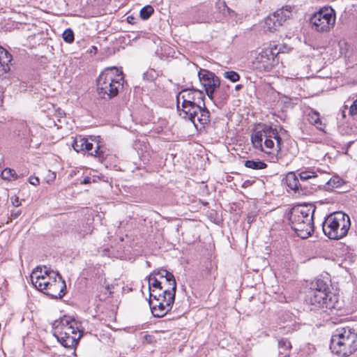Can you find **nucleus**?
<instances>
[{
  "label": "nucleus",
  "mask_w": 357,
  "mask_h": 357,
  "mask_svg": "<svg viewBox=\"0 0 357 357\" xmlns=\"http://www.w3.org/2000/svg\"><path fill=\"white\" fill-rule=\"evenodd\" d=\"M53 335L61 344L68 349H75L83 335L81 323L70 317L64 316L52 324Z\"/></svg>",
  "instance_id": "1"
},
{
  "label": "nucleus",
  "mask_w": 357,
  "mask_h": 357,
  "mask_svg": "<svg viewBox=\"0 0 357 357\" xmlns=\"http://www.w3.org/2000/svg\"><path fill=\"white\" fill-rule=\"evenodd\" d=\"M315 210L316 206L312 204L297 206L291 209L289 225L298 237L307 238L314 231L313 216Z\"/></svg>",
  "instance_id": "2"
},
{
  "label": "nucleus",
  "mask_w": 357,
  "mask_h": 357,
  "mask_svg": "<svg viewBox=\"0 0 357 357\" xmlns=\"http://www.w3.org/2000/svg\"><path fill=\"white\" fill-rule=\"evenodd\" d=\"M330 349L338 356H350L357 350V333L348 326L337 328L332 335Z\"/></svg>",
  "instance_id": "3"
},
{
  "label": "nucleus",
  "mask_w": 357,
  "mask_h": 357,
  "mask_svg": "<svg viewBox=\"0 0 357 357\" xmlns=\"http://www.w3.org/2000/svg\"><path fill=\"white\" fill-rule=\"evenodd\" d=\"M123 81L121 71H119L115 67L107 68L97 79V92L102 98L112 99L118 95Z\"/></svg>",
  "instance_id": "4"
},
{
  "label": "nucleus",
  "mask_w": 357,
  "mask_h": 357,
  "mask_svg": "<svg viewBox=\"0 0 357 357\" xmlns=\"http://www.w3.org/2000/svg\"><path fill=\"white\" fill-rule=\"evenodd\" d=\"M176 110L181 118L192 122L197 130L205 129L211 122V113L205 102L185 106L176 104Z\"/></svg>",
  "instance_id": "5"
},
{
  "label": "nucleus",
  "mask_w": 357,
  "mask_h": 357,
  "mask_svg": "<svg viewBox=\"0 0 357 357\" xmlns=\"http://www.w3.org/2000/svg\"><path fill=\"white\" fill-rule=\"evenodd\" d=\"M351 226L348 215L336 211L328 215L322 222V229L324 234L330 239L337 240L345 236Z\"/></svg>",
  "instance_id": "6"
},
{
  "label": "nucleus",
  "mask_w": 357,
  "mask_h": 357,
  "mask_svg": "<svg viewBox=\"0 0 357 357\" xmlns=\"http://www.w3.org/2000/svg\"><path fill=\"white\" fill-rule=\"evenodd\" d=\"M305 302L310 310H320L328 314L341 308L337 296L333 293L306 292Z\"/></svg>",
  "instance_id": "7"
},
{
  "label": "nucleus",
  "mask_w": 357,
  "mask_h": 357,
  "mask_svg": "<svg viewBox=\"0 0 357 357\" xmlns=\"http://www.w3.org/2000/svg\"><path fill=\"white\" fill-rule=\"evenodd\" d=\"M100 139V136L84 137L78 135L75 137L72 146L77 152L85 151L99 159H104L107 155L106 149Z\"/></svg>",
  "instance_id": "8"
},
{
  "label": "nucleus",
  "mask_w": 357,
  "mask_h": 357,
  "mask_svg": "<svg viewBox=\"0 0 357 357\" xmlns=\"http://www.w3.org/2000/svg\"><path fill=\"white\" fill-rule=\"evenodd\" d=\"M336 13L331 6H324L314 12L310 18V23L313 30L326 33L330 31L335 26Z\"/></svg>",
  "instance_id": "9"
},
{
  "label": "nucleus",
  "mask_w": 357,
  "mask_h": 357,
  "mask_svg": "<svg viewBox=\"0 0 357 357\" xmlns=\"http://www.w3.org/2000/svg\"><path fill=\"white\" fill-rule=\"evenodd\" d=\"M281 48L278 45L263 49L252 61L253 68L259 72H270L278 64Z\"/></svg>",
  "instance_id": "10"
},
{
  "label": "nucleus",
  "mask_w": 357,
  "mask_h": 357,
  "mask_svg": "<svg viewBox=\"0 0 357 357\" xmlns=\"http://www.w3.org/2000/svg\"><path fill=\"white\" fill-rule=\"evenodd\" d=\"M292 16V8L285 6L269 15L265 19V28L273 32L282 26Z\"/></svg>",
  "instance_id": "11"
},
{
  "label": "nucleus",
  "mask_w": 357,
  "mask_h": 357,
  "mask_svg": "<svg viewBox=\"0 0 357 357\" xmlns=\"http://www.w3.org/2000/svg\"><path fill=\"white\" fill-rule=\"evenodd\" d=\"M198 77L207 96L213 99L214 92L220 84V78L213 72L204 68L199 70Z\"/></svg>",
  "instance_id": "12"
},
{
  "label": "nucleus",
  "mask_w": 357,
  "mask_h": 357,
  "mask_svg": "<svg viewBox=\"0 0 357 357\" xmlns=\"http://www.w3.org/2000/svg\"><path fill=\"white\" fill-rule=\"evenodd\" d=\"M204 100V92L193 86L181 89L176 96V104L184 106L190 104H202Z\"/></svg>",
  "instance_id": "13"
},
{
  "label": "nucleus",
  "mask_w": 357,
  "mask_h": 357,
  "mask_svg": "<svg viewBox=\"0 0 357 357\" xmlns=\"http://www.w3.org/2000/svg\"><path fill=\"white\" fill-rule=\"evenodd\" d=\"M287 185L295 192H302L303 194L311 193L312 190H316L321 187L324 184L323 181H316L312 183V187L309 188L306 183H301L294 172H289L285 178Z\"/></svg>",
  "instance_id": "14"
},
{
  "label": "nucleus",
  "mask_w": 357,
  "mask_h": 357,
  "mask_svg": "<svg viewBox=\"0 0 357 357\" xmlns=\"http://www.w3.org/2000/svg\"><path fill=\"white\" fill-rule=\"evenodd\" d=\"M168 287L164 289L162 294L158 296V318L164 317L171 310L175 299L176 289H172Z\"/></svg>",
  "instance_id": "15"
},
{
  "label": "nucleus",
  "mask_w": 357,
  "mask_h": 357,
  "mask_svg": "<svg viewBox=\"0 0 357 357\" xmlns=\"http://www.w3.org/2000/svg\"><path fill=\"white\" fill-rule=\"evenodd\" d=\"M263 132L264 136V144L266 149L271 150L274 149L275 143L273 139L276 141L275 149L278 153L281 151L282 139L278 134L276 128L271 126L263 124Z\"/></svg>",
  "instance_id": "16"
},
{
  "label": "nucleus",
  "mask_w": 357,
  "mask_h": 357,
  "mask_svg": "<svg viewBox=\"0 0 357 357\" xmlns=\"http://www.w3.org/2000/svg\"><path fill=\"white\" fill-rule=\"evenodd\" d=\"M52 273L54 275V278L52 280L44 293L52 298H61L66 294V282L59 273L52 271Z\"/></svg>",
  "instance_id": "17"
},
{
  "label": "nucleus",
  "mask_w": 357,
  "mask_h": 357,
  "mask_svg": "<svg viewBox=\"0 0 357 357\" xmlns=\"http://www.w3.org/2000/svg\"><path fill=\"white\" fill-rule=\"evenodd\" d=\"M230 96V86L225 83H220L214 92L213 99H210L218 107L223 106Z\"/></svg>",
  "instance_id": "18"
},
{
  "label": "nucleus",
  "mask_w": 357,
  "mask_h": 357,
  "mask_svg": "<svg viewBox=\"0 0 357 357\" xmlns=\"http://www.w3.org/2000/svg\"><path fill=\"white\" fill-rule=\"evenodd\" d=\"M12 55L0 46V77L4 76L10 70V67L13 65Z\"/></svg>",
  "instance_id": "19"
},
{
  "label": "nucleus",
  "mask_w": 357,
  "mask_h": 357,
  "mask_svg": "<svg viewBox=\"0 0 357 357\" xmlns=\"http://www.w3.org/2000/svg\"><path fill=\"white\" fill-rule=\"evenodd\" d=\"M306 292L314 293H331L328 280L317 278L309 284V288Z\"/></svg>",
  "instance_id": "20"
},
{
  "label": "nucleus",
  "mask_w": 357,
  "mask_h": 357,
  "mask_svg": "<svg viewBox=\"0 0 357 357\" xmlns=\"http://www.w3.org/2000/svg\"><path fill=\"white\" fill-rule=\"evenodd\" d=\"M259 127L261 128V130H257L251 136L252 144L255 149L264 151L266 153H271V151H266L263 146V140H264L263 124L259 125Z\"/></svg>",
  "instance_id": "21"
},
{
  "label": "nucleus",
  "mask_w": 357,
  "mask_h": 357,
  "mask_svg": "<svg viewBox=\"0 0 357 357\" xmlns=\"http://www.w3.org/2000/svg\"><path fill=\"white\" fill-rule=\"evenodd\" d=\"M45 275L44 277L39 278V280H36L34 281H32V284L34 285V287L39 291L44 292L50 282L52 281V278H54L53 276H50V274H52V271L50 272L47 270V268L45 266Z\"/></svg>",
  "instance_id": "22"
},
{
  "label": "nucleus",
  "mask_w": 357,
  "mask_h": 357,
  "mask_svg": "<svg viewBox=\"0 0 357 357\" xmlns=\"http://www.w3.org/2000/svg\"><path fill=\"white\" fill-rule=\"evenodd\" d=\"M148 284H149V304L150 305V309H151L153 316L156 317V314H154L155 307L152 305V302H151L152 298L156 299V295H155L153 294L155 291V289H156V276H155V273L154 272L151 273V275H149V278L148 279Z\"/></svg>",
  "instance_id": "23"
},
{
  "label": "nucleus",
  "mask_w": 357,
  "mask_h": 357,
  "mask_svg": "<svg viewBox=\"0 0 357 357\" xmlns=\"http://www.w3.org/2000/svg\"><path fill=\"white\" fill-rule=\"evenodd\" d=\"M158 197L162 205L172 204L174 202V195L169 188H162L158 191Z\"/></svg>",
  "instance_id": "24"
},
{
  "label": "nucleus",
  "mask_w": 357,
  "mask_h": 357,
  "mask_svg": "<svg viewBox=\"0 0 357 357\" xmlns=\"http://www.w3.org/2000/svg\"><path fill=\"white\" fill-rule=\"evenodd\" d=\"M211 8L208 6H200L195 12L194 18L197 22H206L209 19Z\"/></svg>",
  "instance_id": "25"
},
{
  "label": "nucleus",
  "mask_w": 357,
  "mask_h": 357,
  "mask_svg": "<svg viewBox=\"0 0 357 357\" xmlns=\"http://www.w3.org/2000/svg\"><path fill=\"white\" fill-rule=\"evenodd\" d=\"M158 275H160L161 280H164L165 283L168 284V287L176 289V282L174 275L165 269H158Z\"/></svg>",
  "instance_id": "26"
},
{
  "label": "nucleus",
  "mask_w": 357,
  "mask_h": 357,
  "mask_svg": "<svg viewBox=\"0 0 357 357\" xmlns=\"http://www.w3.org/2000/svg\"><path fill=\"white\" fill-rule=\"evenodd\" d=\"M307 121L310 124L314 126L319 130H324L325 125L322 123L319 113L317 111L312 110L309 112L307 115Z\"/></svg>",
  "instance_id": "27"
},
{
  "label": "nucleus",
  "mask_w": 357,
  "mask_h": 357,
  "mask_svg": "<svg viewBox=\"0 0 357 357\" xmlns=\"http://www.w3.org/2000/svg\"><path fill=\"white\" fill-rule=\"evenodd\" d=\"M291 349V342L287 339L282 338L278 341L279 356L289 357Z\"/></svg>",
  "instance_id": "28"
},
{
  "label": "nucleus",
  "mask_w": 357,
  "mask_h": 357,
  "mask_svg": "<svg viewBox=\"0 0 357 357\" xmlns=\"http://www.w3.org/2000/svg\"><path fill=\"white\" fill-rule=\"evenodd\" d=\"M123 247H109L108 249L103 250L104 255H108L110 257L119 259H126V256L123 252Z\"/></svg>",
  "instance_id": "29"
},
{
  "label": "nucleus",
  "mask_w": 357,
  "mask_h": 357,
  "mask_svg": "<svg viewBox=\"0 0 357 357\" xmlns=\"http://www.w3.org/2000/svg\"><path fill=\"white\" fill-rule=\"evenodd\" d=\"M244 165L248 168L255 170L264 169L267 167V164L260 160H247L244 161Z\"/></svg>",
  "instance_id": "30"
},
{
  "label": "nucleus",
  "mask_w": 357,
  "mask_h": 357,
  "mask_svg": "<svg viewBox=\"0 0 357 357\" xmlns=\"http://www.w3.org/2000/svg\"><path fill=\"white\" fill-rule=\"evenodd\" d=\"M93 226L91 222H83L81 225L79 226L77 231L79 235V237L84 238L85 236L89 234L93 231Z\"/></svg>",
  "instance_id": "31"
},
{
  "label": "nucleus",
  "mask_w": 357,
  "mask_h": 357,
  "mask_svg": "<svg viewBox=\"0 0 357 357\" xmlns=\"http://www.w3.org/2000/svg\"><path fill=\"white\" fill-rule=\"evenodd\" d=\"M344 181L338 176H332L327 182H326V189L327 190H332L342 185Z\"/></svg>",
  "instance_id": "32"
},
{
  "label": "nucleus",
  "mask_w": 357,
  "mask_h": 357,
  "mask_svg": "<svg viewBox=\"0 0 357 357\" xmlns=\"http://www.w3.org/2000/svg\"><path fill=\"white\" fill-rule=\"evenodd\" d=\"M1 177L4 180L14 181L18 178V176L14 169L5 168L1 172Z\"/></svg>",
  "instance_id": "33"
},
{
  "label": "nucleus",
  "mask_w": 357,
  "mask_h": 357,
  "mask_svg": "<svg viewBox=\"0 0 357 357\" xmlns=\"http://www.w3.org/2000/svg\"><path fill=\"white\" fill-rule=\"evenodd\" d=\"M299 177L303 183H305L309 179H316L317 178V175L314 172L308 169L299 173Z\"/></svg>",
  "instance_id": "34"
},
{
  "label": "nucleus",
  "mask_w": 357,
  "mask_h": 357,
  "mask_svg": "<svg viewBox=\"0 0 357 357\" xmlns=\"http://www.w3.org/2000/svg\"><path fill=\"white\" fill-rule=\"evenodd\" d=\"M223 77L231 81V82H236L240 79V75L234 70L225 71L222 73Z\"/></svg>",
  "instance_id": "35"
},
{
  "label": "nucleus",
  "mask_w": 357,
  "mask_h": 357,
  "mask_svg": "<svg viewBox=\"0 0 357 357\" xmlns=\"http://www.w3.org/2000/svg\"><path fill=\"white\" fill-rule=\"evenodd\" d=\"M144 80L147 81L149 82H155V79L156 78V71L153 68H149L144 74H143Z\"/></svg>",
  "instance_id": "36"
},
{
  "label": "nucleus",
  "mask_w": 357,
  "mask_h": 357,
  "mask_svg": "<svg viewBox=\"0 0 357 357\" xmlns=\"http://www.w3.org/2000/svg\"><path fill=\"white\" fill-rule=\"evenodd\" d=\"M62 38L63 40L67 43L70 44L73 43L75 40L73 31L70 28L66 29L62 34Z\"/></svg>",
  "instance_id": "37"
},
{
  "label": "nucleus",
  "mask_w": 357,
  "mask_h": 357,
  "mask_svg": "<svg viewBox=\"0 0 357 357\" xmlns=\"http://www.w3.org/2000/svg\"><path fill=\"white\" fill-rule=\"evenodd\" d=\"M154 12L151 6H146L140 10V16L143 20H147Z\"/></svg>",
  "instance_id": "38"
},
{
  "label": "nucleus",
  "mask_w": 357,
  "mask_h": 357,
  "mask_svg": "<svg viewBox=\"0 0 357 357\" xmlns=\"http://www.w3.org/2000/svg\"><path fill=\"white\" fill-rule=\"evenodd\" d=\"M46 275L45 274V271H43V268L38 266L35 269L33 270L31 275V280L34 281L36 280H39V278L44 277Z\"/></svg>",
  "instance_id": "39"
},
{
  "label": "nucleus",
  "mask_w": 357,
  "mask_h": 357,
  "mask_svg": "<svg viewBox=\"0 0 357 357\" xmlns=\"http://www.w3.org/2000/svg\"><path fill=\"white\" fill-rule=\"evenodd\" d=\"M168 125V121L165 119L159 118L158 119V135H160Z\"/></svg>",
  "instance_id": "40"
},
{
  "label": "nucleus",
  "mask_w": 357,
  "mask_h": 357,
  "mask_svg": "<svg viewBox=\"0 0 357 357\" xmlns=\"http://www.w3.org/2000/svg\"><path fill=\"white\" fill-rule=\"evenodd\" d=\"M208 217L209 220H210L211 222H214V223H215V224H217V225H218V224L220 223V219H219V218H218V213H217V212H216V211H211L208 213Z\"/></svg>",
  "instance_id": "41"
},
{
  "label": "nucleus",
  "mask_w": 357,
  "mask_h": 357,
  "mask_svg": "<svg viewBox=\"0 0 357 357\" xmlns=\"http://www.w3.org/2000/svg\"><path fill=\"white\" fill-rule=\"evenodd\" d=\"M56 174L54 172L49 170L45 177L46 182L49 184L53 183L56 179Z\"/></svg>",
  "instance_id": "42"
},
{
  "label": "nucleus",
  "mask_w": 357,
  "mask_h": 357,
  "mask_svg": "<svg viewBox=\"0 0 357 357\" xmlns=\"http://www.w3.org/2000/svg\"><path fill=\"white\" fill-rule=\"evenodd\" d=\"M349 115L354 116L357 115V98L354 100L353 103L349 107Z\"/></svg>",
  "instance_id": "43"
},
{
  "label": "nucleus",
  "mask_w": 357,
  "mask_h": 357,
  "mask_svg": "<svg viewBox=\"0 0 357 357\" xmlns=\"http://www.w3.org/2000/svg\"><path fill=\"white\" fill-rule=\"evenodd\" d=\"M257 215L254 213H248L245 220L247 223L249 225V227L250 225L255 220Z\"/></svg>",
  "instance_id": "44"
},
{
  "label": "nucleus",
  "mask_w": 357,
  "mask_h": 357,
  "mask_svg": "<svg viewBox=\"0 0 357 357\" xmlns=\"http://www.w3.org/2000/svg\"><path fill=\"white\" fill-rule=\"evenodd\" d=\"M29 181L31 185H33L35 186L38 185L40 184L39 178L36 176H30L29 178Z\"/></svg>",
  "instance_id": "45"
},
{
  "label": "nucleus",
  "mask_w": 357,
  "mask_h": 357,
  "mask_svg": "<svg viewBox=\"0 0 357 357\" xmlns=\"http://www.w3.org/2000/svg\"><path fill=\"white\" fill-rule=\"evenodd\" d=\"M255 183V180H245V181L243 183V184H242L241 187H242L243 188H248V187H250V186L252 185Z\"/></svg>",
  "instance_id": "46"
},
{
  "label": "nucleus",
  "mask_w": 357,
  "mask_h": 357,
  "mask_svg": "<svg viewBox=\"0 0 357 357\" xmlns=\"http://www.w3.org/2000/svg\"><path fill=\"white\" fill-rule=\"evenodd\" d=\"M168 284L165 283L164 280L158 281V289H167Z\"/></svg>",
  "instance_id": "47"
},
{
  "label": "nucleus",
  "mask_w": 357,
  "mask_h": 357,
  "mask_svg": "<svg viewBox=\"0 0 357 357\" xmlns=\"http://www.w3.org/2000/svg\"><path fill=\"white\" fill-rule=\"evenodd\" d=\"M11 202L13 205L15 207H17L20 205V202L19 200V198L17 197H11Z\"/></svg>",
  "instance_id": "48"
},
{
  "label": "nucleus",
  "mask_w": 357,
  "mask_h": 357,
  "mask_svg": "<svg viewBox=\"0 0 357 357\" xmlns=\"http://www.w3.org/2000/svg\"><path fill=\"white\" fill-rule=\"evenodd\" d=\"M154 339H155V337L153 335H146L144 336V340L148 342V343H152L153 341H154Z\"/></svg>",
  "instance_id": "49"
},
{
  "label": "nucleus",
  "mask_w": 357,
  "mask_h": 357,
  "mask_svg": "<svg viewBox=\"0 0 357 357\" xmlns=\"http://www.w3.org/2000/svg\"><path fill=\"white\" fill-rule=\"evenodd\" d=\"M91 181V178L89 176H86L84 178V179L81 181L82 184H88L90 183Z\"/></svg>",
  "instance_id": "50"
},
{
  "label": "nucleus",
  "mask_w": 357,
  "mask_h": 357,
  "mask_svg": "<svg viewBox=\"0 0 357 357\" xmlns=\"http://www.w3.org/2000/svg\"><path fill=\"white\" fill-rule=\"evenodd\" d=\"M21 214V211H17L16 212H12L11 213V217L13 218V219H16L19 217V215Z\"/></svg>",
  "instance_id": "51"
},
{
  "label": "nucleus",
  "mask_w": 357,
  "mask_h": 357,
  "mask_svg": "<svg viewBox=\"0 0 357 357\" xmlns=\"http://www.w3.org/2000/svg\"><path fill=\"white\" fill-rule=\"evenodd\" d=\"M98 51V49L96 46H92L90 50V53H94L96 54Z\"/></svg>",
  "instance_id": "52"
},
{
  "label": "nucleus",
  "mask_w": 357,
  "mask_h": 357,
  "mask_svg": "<svg viewBox=\"0 0 357 357\" xmlns=\"http://www.w3.org/2000/svg\"><path fill=\"white\" fill-rule=\"evenodd\" d=\"M284 98H285V100H284V103L285 105H287V104L290 103L291 99L285 96Z\"/></svg>",
  "instance_id": "53"
},
{
  "label": "nucleus",
  "mask_w": 357,
  "mask_h": 357,
  "mask_svg": "<svg viewBox=\"0 0 357 357\" xmlns=\"http://www.w3.org/2000/svg\"><path fill=\"white\" fill-rule=\"evenodd\" d=\"M199 202L204 206H208L209 205V203L208 202H204V201H202L201 199L199 200Z\"/></svg>",
  "instance_id": "54"
},
{
  "label": "nucleus",
  "mask_w": 357,
  "mask_h": 357,
  "mask_svg": "<svg viewBox=\"0 0 357 357\" xmlns=\"http://www.w3.org/2000/svg\"><path fill=\"white\" fill-rule=\"evenodd\" d=\"M242 88H243V85H242V84H237V85H236V86H235V89H236V91H239V90H241Z\"/></svg>",
  "instance_id": "55"
},
{
  "label": "nucleus",
  "mask_w": 357,
  "mask_h": 357,
  "mask_svg": "<svg viewBox=\"0 0 357 357\" xmlns=\"http://www.w3.org/2000/svg\"><path fill=\"white\" fill-rule=\"evenodd\" d=\"M223 7L226 8L228 10H229V8L227 7V6L226 5V3L225 1H222L221 3H220Z\"/></svg>",
  "instance_id": "56"
},
{
  "label": "nucleus",
  "mask_w": 357,
  "mask_h": 357,
  "mask_svg": "<svg viewBox=\"0 0 357 357\" xmlns=\"http://www.w3.org/2000/svg\"><path fill=\"white\" fill-rule=\"evenodd\" d=\"M352 143H353V142H349L347 143V149H349L351 146Z\"/></svg>",
  "instance_id": "57"
},
{
  "label": "nucleus",
  "mask_w": 357,
  "mask_h": 357,
  "mask_svg": "<svg viewBox=\"0 0 357 357\" xmlns=\"http://www.w3.org/2000/svg\"><path fill=\"white\" fill-rule=\"evenodd\" d=\"M279 357H282V356H279Z\"/></svg>",
  "instance_id": "58"
}]
</instances>
